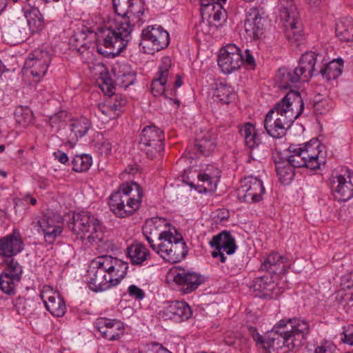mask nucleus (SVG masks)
I'll list each match as a JSON object with an SVG mask.
<instances>
[{
  "label": "nucleus",
  "mask_w": 353,
  "mask_h": 353,
  "mask_svg": "<svg viewBox=\"0 0 353 353\" xmlns=\"http://www.w3.org/2000/svg\"><path fill=\"white\" fill-rule=\"evenodd\" d=\"M142 230L151 248L164 261L175 263L187 255L186 243L181 234L165 219L153 217L148 219Z\"/></svg>",
  "instance_id": "nucleus-1"
},
{
  "label": "nucleus",
  "mask_w": 353,
  "mask_h": 353,
  "mask_svg": "<svg viewBox=\"0 0 353 353\" xmlns=\"http://www.w3.org/2000/svg\"><path fill=\"white\" fill-rule=\"evenodd\" d=\"M325 147L317 139L303 144L290 145L285 159L275 162L279 181L284 185L290 183L295 175V168L319 170L325 164Z\"/></svg>",
  "instance_id": "nucleus-2"
},
{
  "label": "nucleus",
  "mask_w": 353,
  "mask_h": 353,
  "mask_svg": "<svg viewBox=\"0 0 353 353\" xmlns=\"http://www.w3.org/2000/svg\"><path fill=\"white\" fill-rule=\"evenodd\" d=\"M132 26L125 18L110 19L97 33V49L107 57L118 55L131 39Z\"/></svg>",
  "instance_id": "nucleus-3"
},
{
  "label": "nucleus",
  "mask_w": 353,
  "mask_h": 353,
  "mask_svg": "<svg viewBox=\"0 0 353 353\" xmlns=\"http://www.w3.org/2000/svg\"><path fill=\"white\" fill-rule=\"evenodd\" d=\"M143 196L142 189L137 183H122L110 197V210L117 217H130L139 209Z\"/></svg>",
  "instance_id": "nucleus-4"
},
{
  "label": "nucleus",
  "mask_w": 353,
  "mask_h": 353,
  "mask_svg": "<svg viewBox=\"0 0 353 353\" xmlns=\"http://www.w3.org/2000/svg\"><path fill=\"white\" fill-rule=\"evenodd\" d=\"M285 323V320H280L265 339L256 328L250 327L248 330L256 345L264 349L265 353H286L296 347V344L290 336L283 333L282 329Z\"/></svg>",
  "instance_id": "nucleus-5"
},
{
  "label": "nucleus",
  "mask_w": 353,
  "mask_h": 353,
  "mask_svg": "<svg viewBox=\"0 0 353 353\" xmlns=\"http://www.w3.org/2000/svg\"><path fill=\"white\" fill-rule=\"evenodd\" d=\"M68 227L77 237L92 245H98L103 240L104 233L101 222L88 212L74 214Z\"/></svg>",
  "instance_id": "nucleus-6"
},
{
  "label": "nucleus",
  "mask_w": 353,
  "mask_h": 353,
  "mask_svg": "<svg viewBox=\"0 0 353 353\" xmlns=\"http://www.w3.org/2000/svg\"><path fill=\"white\" fill-rule=\"evenodd\" d=\"M167 279L173 282L183 294L192 292L205 281L201 274L179 265L169 270Z\"/></svg>",
  "instance_id": "nucleus-7"
},
{
  "label": "nucleus",
  "mask_w": 353,
  "mask_h": 353,
  "mask_svg": "<svg viewBox=\"0 0 353 353\" xmlns=\"http://www.w3.org/2000/svg\"><path fill=\"white\" fill-rule=\"evenodd\" d=\"M172 61L169 57L161 58L158 72L151 83V91L154 96H164L172 99L174 91L170 89V81L172 78Z\"/></svg>",
  "instance_id": "nucleus-8"
},
{
  "label": "nucleus",
  "mask_w": 353,
  "mask_h": 353,
  "mask_svg": "<svg viewBox=\"0 0 353 353\" xmlns=\"http://www.w3.org/2000/svg\"><path fill=\"white\" fill-rule=\"evenodd\" d=\"M333 196L339 201H347L353 196L351 172L347 168L334 170L330 178Z\"/></svg>",
  "instance_id": "nucleus-9"
},
{
  "label": "nucleus",
  "mask_w": 353,
  "mask_h": 353,
  "mask_svg": "<svg viewBox=\"0 0 353 353\" xmlns=\"http://www.w3.org/2000/svg\"><path fill=\"white\" fill-rule=\"evenodd\" d=\"M103 257L92 260L87 271V281L89 288L95 292L105 291L113 287L104 268Z\"/></svg>",
  "instance_id": "nucleus-10"
},
{
  "label": "nucleus",
  "mask_w": 353,
  "mask_h": 353,
  "mask_svg": "<svg viewBox=\"0 0 353 353\" xmlns=\"http://www.w3.org/2000/svg\"><path fill=\"white\" fill-rule=\"evenodd\" d=\"M163 134L159 128L155 125L146 126L141 133L140 148L152 159L157 154H161L163 150Z\"/></svg>",
  "instance_id": "nucleus-11"
},
{
  "label": "nucleus",
  "mask_w": 353,
  "mask_h": 353,
  "mask_svg": "<svg viewBox=\"0 0 353 353\" xmlns=\"http://www.w3.org/2000/svg\"><path fill=\"white\" fill-rule=\"evenodd\" d=\"M32 227L43 236L49 244L53 243L63 232V219L60 216H43L32 222Z\"/></svg>",
  "instance_id": "nucleus-12"
},
{
  "label": "nucleus",
  "mask_w": 353,
  "mask_h": 353,
  "mask_svg": "<svg viewBox=\"0 0 353 353\" xmlns=\"http://www.w3.org/2000/svg\"><path fill=\"white\" fill-rule=\"evenodd\" d=\"M238 190L239 199L245 203H253L262 200L265 192L261 179L253 176L245 177Z\"/></svg>",
  "instance_id": "nucleus-13"
},
{
  "label": "nucleus",
  "mask_w": 353,
  "mask_h": 353,
  "mask_svg": "<svg viewBox=\"0 0 353 353\" xmlns=\"http://www.w3.org/2000/svg\"><path fill=\"white\" fill-rule=\"evenodd\" d=\"M221 177V171L213 165H208L196 176V181L188 183L190 187L199 193L214 192Z\"/></svg>",
  "instance_id": "nucleus-14"
},
{
  "label": "nucleus",
  "mask_w": 353,
  "mask_h": 353,
  "mask_svg": "<svg viewBox=\"0 0 353 353\" xmlns=\"http://www.w3.org/2000/svg\"><path fill=\"white\" fill-rule=\"evenodd\" d=\"M50 61L51 55L48 51L36 49L26 58L24 68L39 81L46 75Z\"/></svg>",
  "instance_id": "nucleus-15"
},
{
  "label": "nucleus",
  "mask_w": 353,
  "mask_h": 353,
  "mask_svg": "<svg viewBox=\"0 0 353 353\" xmlns=\"http://www.w3.org/2000/svg\"><path fill=\"white\" fill-rule=\"evenodd\" d=\"M275 108L291 123L300 117L304 110L303 100L298 91L290 90Z\"/></svg>",
  "instance_id": "nucleus-16"
},
{
  "label": "nucleus",
  "mask_w": 353,
  "mask_h": 353,
  "mask_svg": "<svg viewBox=\"0 0 353 353\" xmlns=\"http://www.w3.org/2000/svg\"><path fill=\"white\" fill-rule=\"evenodd\" d=\"M243 54L234 44H228L220 50L218 65L224 74H231L243 64Z\"/></svg>",
  "instance_id": "nucleus-17"
},
{
  "label": "nucleus",
  "mask_w": 353,
  "mask_h": 353,
  "mask_svg": "<svg viewBox=\"0 0 353 353\" xmlns=\"http://www.w3.org/2000/svg\"><path fill=\"white\" fill-rule=\"evenodd\" d=\"M141 44L143 48H151L152 51H159L170 43L169 33L160 26H150L142 31Z\"/></svg>",
  "instance_id": "nucleus-18"
},
{
  "label": "nucleus",
  "mask_w": 353,
  "mask_h": 353,
  "mask_svg": "<svg viewBox=\"0 0 353 353\" xmlns=\"http://www.w3.org/2000/svg\"><path fill=\"white\" fill-rule=\"evenodd\" d=\"M292 124L275 107L268 112L263 121L267 133L277 139L283 137Z\"/></svg>",
  "instance_id": "nucleus-19"
},
{
  "label": "nucleus",
  "mask_w": 353,
  "mask_h": 353,
  "mask_svg": "<svg viewBox=\"0 0 353 353\" xmlns=\"http://www.w3.org/2000/svg\"><path fill=\"white\" fill-rule=\"evenodd\" d=\"M267 23V18L263 12L256 8H250L244 22V28L247 36L254 40L262 38Z\"/></svg>",
  "instance_id": "nucleus-20"
},
{
  "label": "nucleus",
  "mask_w": 353,
  "mask_h": 353,
  "mask_svg": "<svg viewBox=\"0 0 353 353\" xmlns=\"http://www.w3.org/2000/svg\"><path fill=\"white\" fill-rule=\"evenodd\" d=\"M22 267L12 259L8 261L3 272L0 274V289L8 295L14 294L15 288L20 281Z\"/></svg>",
  "instance_id": "nucleus-21"
},
{
  "label": "nucleus",
  "mask_w": 353,
  "mask_h": 353,
  "mask_svg": "<svg viewBox=\"0 0 353 353\" xmlns=\"http://www.w3.org/2000/svg\"><path fill=\"white\" fill-rule=\"evenodd\" d=\"M250 292L260 299H276L283 293V290L277 286L272 277L263 276L252 281Z\"/></svg>",
  "instance_id": "nucleus-22"
},
{
  "label": "nucleus",
  "mask_w": 353,
  "mask_h": 353,
  "mask_svg": "<svg viewBox=\"0 0 353 353\" xmlns=\"http://www.w3.org/2000/svg\"><path fill=\"white\" fill-rule=\"evenodd\" d=\"M40 296L45 305L46 310L53 316H63L66 312L65 303L59 292L50 285L43 286Z\"/></svg>",
  "instance_id": "nucleus-23"
},
{
  "label": "nucleus",
  "mask_w": 353,
  "mask_h": 353,
  "mask_svg": "<svg viewBox=\"0 0 353 353\" xmlns=\"http://www.w3.org/2000/svg\"><path fill=\"white\" fill-rule=\"evenodd\" d=\"M210 245L214 248V250L212 252V256L214 258L220 257V261L222 263H224L226 260L225 254H232L236 249L234 239L227 231H223L213 236L210 241Z\"/></svg>",
  "instance_id": "nucleus-24"
},
{
  "label": "nucleus",
  "mask_w": 353,
  "mask_h": 353,
  "mask_svg": "<svg viewBox=\"0 0 353 353\" xmlns=\"http://www.w3.org/2000/svg\"><path fill=\"white\" fill-rule=\"evenodd\" d=\"M95 327L102 337L108 341L119 340L125 333L123 322L116 319L99 317L95 322Z\"/></svg>",
  "instance_id": "nucleus-25"
},
{
  "label": "nucleus",
  "mask_w": 353,
  "mask_h": 353,
  "mask_svg": "<svg viewBox=\"0 0 353 353\" xmlns=\"http://www.w3.org/2000/svg\"><path fill=\"white\" fill-rule=\"evenodd\" d=\"M226 1L200 0L203 15H205L209 22L215 26H220L226 19L227 13L223 7Z\"/></svg>",
  "instance_id": "nucleus-26"
},
{
  "label": "nucleus",
  "mask_w": 353,
  "mask_h": 353,
  "mask_svg": "<svg viewBox=\"0 0 353 353\" xmlns=\"http://www.w3.org/2000/svg\"><path fill=\"white\" fill-rule=\"evenodd\" d=\"M107 274L114 286L117 285L125 278L128 269V263L111 256H101Z\"/></svg>",
  "instance_id": "nucleus-27"
},
{
  "label": "nucleus",
  "mask_w": 353,
  "mask_h": 353,
  "mask_svg": "<svg viewBox=\"0 0 353 353\" xmlns=\"http://www.w3.org/2000/svg\"><path fill=\"white\" fill-rule=\"evenodd\" d=\"M286 323L282 329L285 335L294 340L296 346L301 345L310 332L309 323L299 318L284 319Z\"/></svg>",
  "instance_id": "nucleus-28"
},
{
  "label": "nucleus",
  "mask_w": 353,
  "mask_h": 353,
  "mask_svg": "<svg viewBox=\"0 0 353 353\" xmlns=\"http://www.w3.org/2000/svg\"><path fill=\"white\" fill-rule=\"evenodd\" d=\"M24 248V243L21 235L18 231H13L12 233L3 237H0V256L11 258L18 254Z\"/></svg>",
  "instance_id": "nucleus-29"
},
{
  "label": "nucleus",
  "mask_w": 353,
  "mask_h": 353,
  "mask_svg": "<svg viewBox=\"0 0 353 353\" xmlns=\"http://www.w3.org/2000/svg\"><path fill=\"white\" fill-rule=\"evenodd\" d=\"M192 310L185 301L168 302L163 306L161 316L165 319H173L175 321H183L190 319Z\"/></svg>",
  "instance_id": "nucleus-30"
},
{
  "label": "nucleus",
  "mask_w": 353,
  "mask_h": 353,
  "mask_svg": "<svg viewBox=\"0 0 353 353\" xmlns=\"http://www.w3.org/2000/svg\"><path fill=\"white\" fill-rule=\"evenodd\" d=\"M126 104V99L119 96L109 99L104 103L97 107L98 113L103 115L104 119L112 120L119 117L123 111Z\"/></svg>",
  "instance_id": "nucleus-31"
},
{
  "label": "nucleus",
  "mask_w": 353,
  "mask_h": 353,
  "mask_svg": "<svg viewBox=\"0 0 353 353\" xmlns=\"http://www.w3.org/2000/svg\"><path fill=\"white\" fill-rule=\"evenodd\" d=\"M112 71L115 79V83L121 88H128L135 81V72L127 63H115L112 66Z\"/></svg>",
  "instance_id": "nucleus-32"
},
{
  "label": "nucleus",
  "mask_w": 353,
  "mask_h": 353,
  "mask_svg": "<svg viewBox=\"0 0 353 353\" xmlns=\"http://www.w3.org/2000/svg\"><path fill=\"white\" fill-rule=\"evenodd\" d=\"M239 133L244 139L245 145L251 150L258 148L262 143L263 133L251 122L240 125Z\"/></svg>",
  "instance_id": "nucleus-33"
},
{
  "label": "nucleus",
  "mask_w": 353,
  "mask_h": 353,
  "mask_svg": "<svg viewBox=\"0 0 353 353\" xmlns=\"http://www.w3.org/2000/svg\"><path fill=\"white\" fill-rule=\"evenodd\" d=\"M321 56L314 52H307L303 54L296 68L299 74L303 78V81H307L314 74L315 64Z\"/></svg>",
  "instance_id": "nucleus-34"
},
{
  "label": "nucleus",
  "mask_w": 353,
  "mask_h": 353,
  "mask_svg": "<svg viewBox=\"0 0 353 353\" xmlns=\"http://www.w3.org/2000/svg\"><path fill=\"white\" fill-rule=\"evenodd\" d=\"M290 267L288 259L276 252L270 254L262 263V268L270 273H285Z\"/></svg>",
  "instance_id": "nucleus-35"
},
{
  "label": "nucleus",
  "mask_w": 353,
  "mask_h": 353,
  "mask_svg": "<svg viewBox=\"0 0 353 353\" xmlns=\"http://www.w3.org/2000/svg\"><path fill=\"white\" fill-rule=\"evenodd\" d=\"M69 127L70 132L68 136V142L71 146H74L79 138L87 134L90 124L87 118L80 117L72 119Z\"/></svg>",
  "instance_id": "nucleus-36"
},
{
  "label": "nucleus",
  "mask_w": 353,
  "mask_h": 353,
  "mask_svg": "<svg viewBox=\"0 0 353 353\" xmlns=\"http://www.w3.org/2000/svg\"><path fill=\"white\" fill-rule=\"evenodd\" d=\"M212 94L215 101L226 104L230 103L235 97L234 88L222 80L214 83Z\"/></svg>",
  "instance_id": "nucleus-37"
},
{
  "label": "nucleus",
  "mask_w": 353,
  "mask_h": 353,
  "mask_svg": "<svg viewBox=\"0 0 353 353\" xmlns=\"http://www.w3.org/2000/svg\"><path fill=\"white\" fill-rule=\"evenodd\" d=\"M341 288L334 295V299L344 306H353V281H349L344 276L341 281Z\"/></svg>",
  "instance_id": "nucleus-38"
},
{
  "label": "nucleus",
  "mask_w": 353,
  "mask_h": 353,
  "mask_svg": "<svg viewBox=\"0 0 353 353\" xmlns=\"http://www.w3.org/2000/svg\"><path fill=\"white\" fill-rule=\"evenodd\" d=\"M24 14L29 29L32 33L38 32L43 28V17L37 8L30 6L24 8Z\"/></svg>",
  "instance_id": "nucleus-39"
},
{
  "label": "nucleus",
  "mask_w": 353,
  "mask_h": 353,
  "mask_svg": "<svg viewBox=\"0 0 353 353\" xmlns=\"http://www.w3.org/2000/svg\"><path fill=\"white\" fill-rule=\"evenodd\" d=\"M276 79L279 87L282 89L289 88L292 84L303 81V78L296 68L294 70L280 68L276 74Z\"/></svg>",
  "instance_id": "nucleus-40"
},
{
  "label": "nucleus",
  "mask_w": 353,
  "mask_h": 353,
  "mask_svg": "<svg viewBox=\"0 0 353 353\" xmlns=\"http://www.w3.org/2000/svg\"><path fill=\"white\" fill-rule=\"evenodd\" d=\"M129 6L128 14L123 16L121 18H125L132 29L134 26H140L143 23L144 6L141 0H132Z\"/></svg>",
  "instance_id": "nucleus-41"
},
{
  "label": "nucleus",
  "mask_w": 353,
  "mask_h": 353,
  "mask_svg": "<svg viewBox=\"0 0 353 353\" xmlns=\"http://www.w3.org/2000/svg\"><path fill=\"white\" fill-rule=\"evenodd\" d=\"M127 254L134 265H143L149 256V251L142 243H135L128 248Z\"/></svg>",
  "instance_id": "nucleus-42"
},
{
  "label": "nucleus",
  "mask_w": 353,
  "mask_h": 353,
  "mask_svg": "<svg viewBox=\"0 0 353 353\" xmlns=\"http://www.w3.org/2000/svg\"><path fill=\"white\" fill-rule=\"evenodd\" d=\"M279 18L284 28L298 23L299 13L294 2L287 3L286 6H283L281 8Z\"/></svg>",
  "instance_id": "nucleus-43"
},
{
  "label": "nucleus",
  "mask_w": 353,
  "mask_h": 353,
  "mask_svg": "<svg viewBox=\"0 0 353 353\" xmlns=\"http://www.w3.org/2000/svg\"><path fill=\"white\" fill-rule=\"evenodd\" d=\"M216 138L210 132L199 137L195 141V146L205 156H209L216 148Z\"/></svg>",
  "instance_id": "nucleus-44"
},
{
  "label": "nucleus",
  "mask_w": 353,
  "mask_h": 353,
  "mask_svg": "<svg viewBox=\"0 0 353 353\" xmlns=\"http://www.w3.org/2000/svg\"><path fill=\"white\" fill-rule=\"evenodd\" d=\"M343 60L337 58L330 61L320 70L322 77L327 81L337 79L342 73Z\"/></svg>",
  "instance_id": "nucleus-45"
},
{
  "label": "nucleus",
  "mask_w": 353,
  "mask_h": 353,
  "mask_svg": "<svg viewBox=\"0 0 353 353\" xmlns=\"http://www.w3.org/2000/svg\"><path fill=\"white\" fill-rule=\"evenodd\" d=\"M37 303L31 299L18 298L15 301V307L18 314L30 318L34 314Z\"/></svg>",
  "instance_id": "nucleus-46"
},
{
  "label": "nucleus",
  "mask_w": 353,
  "mask_h": 353,
  "mask_svg": "<svg viewBox=\"0 0 353 353\" xmlns=\"http://www.w3.org/2000/svg\"><path fill=\"white\" fill-rule=\"evenodd\" d=\"M337 37L344 41H353V23L349 21H340L336 24Z\"/></svg>",
  "instance_id": "nucleus-47"
},
{
  "label": "nucleus",
  "mask_w": 353,
  "mask_h": 353,
  "mask_svg": "<svg viewBox=\"0 0 353 353\" xmlns=\"http://www.w3.org/2000/svg\"><path fill=\"white\" fill-rule=\"evenodd\" d=\"M14 119L16 122L22 126H27L32 123L33 114L28 107L18 106L15 108Z\"/></svg>",
  "instance_id": "nucleus-48"
},
{
  "label": "nucleus",
  "mask_w": 353,
  "mask_h": 353,
  "mask_svg": "<svg viewBox=\"0 0 353 353\" xmlns=\"http://www.w3.org/2000/svg\"><path fill=\"white\" fill-rule=\"evenodd\" d=\"M72 169L77 172L87 171L92 164V157L89 154L76 155L72 161Z\"/></svg>",
  "instance_id": "nucleus-49"
},
{
  "label": "nucleus",
  "mask_w": 353,
  "mask_h": 353,
  "mask_svg": "<svg viewBox=\"0 0 353 353\" xmlns=\"http://www.w3.org/2000/svg\"><path fill=\"white\" fill-rule=\"evenodd\" d=\"M297 24L294 23V26H290L285 28V36L292 43H295L302 39V30Z\"/></svg>",
  "instance_id": "nucleus-50"
},
{
  "label": "nucleus",
  "mask_w": 353,
  "mask_h": 353,
  "mask_svg": "<svg viewBox=\"0 0 353 353\" xmlns=\"http://www.w3.org/2000/svg\"><path fill=\"white\" fill-rule=\"evenodd\" d=\"M131 1L132 0H112L114 12L117 14L118 17L128 14Z\"/></svg>",
  "instance_id": "nucleus-51"
},
{
  "label": "nucleus",
  "mask_w": 353,
  "mask_h": 353,
  "mask_svg": "<svg viewBox=\"0 0 353 353\" xmlns=\"http://www.w3.org/2000/svg\"><path fill=\"white\" fill-rule=\"evenodd\" d=\"M85 35L82 32L75 33L70 39V45L73 50L81 52L85 46Z\"/></svg>",
  "instance_id": "nucleus-52"
},
{
  "label": "nucleus",
  "mask_w": 353,
  "mask_h": 353,
  "mask_svg": "<svg viewBox=\"0 0 353 353\" xmlns=\"http://www.w3.org/2000/svg\"><path fill=\"white\" fill-rule=\"evenodd\" d=\"M336 347L330 341L321 342L315 348L314 353H334Z\"/></svg>",
  "instance_id": "nucleus-53"
},
{
  "label": "nucleus",
  "mask_w": 353,
  "mask_h": 353,
  "mask_svg": "<svg viewBox=\"0 0 353 353\" xmlns=\"http://www.w3.org/2000/svg\"><path fill=\"white\" fill-rule=\"evenodd\" d=\"M341 340L343 343L353 345V325H347L343 327Z\"/></svg>",
  "instance_id": "nucleus-54"
},
{
  "label": "nucleus",
  "mask_w": 353,
  "mask_h": 353,
  "mask_svg": "<svg viewBox=\"0 0 353 353\" xmlns=\"http://www.w3.org/2000/svg\"><path fill=\"white\" fill-rule=\"evenodd\" d=\"M66 116L65 112H61L54 115H52L49 118V122L52 128H59L61 124L64 122V119Z\"/></svg>",
  "instance_id": "nucleus-55"
},
{
  "label": "nucleus",
  "mask_w": 353,
  "mask_h": 353,
  "mask_svg": "<svg viewBox=\"0 0 353 353\" xmlns=\"http://www.w3.org/2000/svg\"><path fill=\"white\" fill-rule=\"evenodd\" d=\"M128 293L131 297L139 300L145 297L144 291L136 285H130L128 288Z\"/></svg>",
  "instance_id": "nucleus-56"
},
{
  "label": "nucleus",
  "mask_w": 353,
  "mask_h": 353,
  "mask_svg": "<svg viewBox=\"0 0 353 353\" xmlns=\"http://www.w3.org/2000/svg\"><path fill=\"white\" fill-rule=\"evenodd\" d=\"M229 217V212L225 210L224 209L217 210L214 213L213 219L216 222L223 223V221L228 220Z\"/></svg>",
  "instance_id": "nucleus-57"
},
{
  "label": "nucleus",
  "mask_w": 353,
  "mask_h": 353,
  "mask_svg": "<svg viewBox=\"0 0 353 353\" xmlns=\"http://www.w3.org/2000/svg\"><path fill=\"white\" fill-rule=\"evenodd\" d=\"M239 340L236 334L233 332L226 333L224 337V341L228 345H236Z\"/></svg>",
  "instance_id": "nucleus-58"
},
{
  "label": "nucleus",
  "mask_w": 353,
  "mask_h": 353,
  "mask_svg": "<svg viewBox=\"0 0 353 353\" xmlns=\"http://www.w3.org/2000/svg\"><path fill=\"white\" fill-rule=\"evenodd\" d=\"M243 63H245L248 65L252 67V68L255 65L254 58L249 50H245V54L243 55Z\"/></svg>",
  "instance_id": "nucleus-59"
},
{
  "label": "nucleus",
  "mask_w": 353,
  "mask_h": 353,
  "mask_svg": "<svg viewBox=\"0 0 353 353\" xmlns=\"http://www.w3.org/2000/svg\"><path fill=\"white\" fill-rule=\"evenodd\" d=\"M112 148V143L107 139H105L101 142L99 148L101 152L104 153L105 155H108L111 153Z\"/></svg>",
  "instance_id": "nucleus-60"
},
{
  "label": "nucleus",
  "mask_w": 353,
  "mask_h": 353,
  "mask_svg": "<svg viewBox=\"0 0 353 353\" xmlns=\"http://www.w3.org/2000/svg\"><path fill=\"white\" fill-rule=\"evenodd\" d=\"M54 158L58 160L61 163L65 164L68 161V157L66 153L58 150L53 153Z\"/></svg>",
  "instance_id": "nucleus-61"
},
{
  "label": "nucleus",
  "mask_w": 353,
  "mask_h": 353,
  "mask_svg": "<svg viewBox=\"0 0 353 353\" xmlns=\"http://www.w3.org/2000/svg\"><path fill=\"white\" fill-rule=\"evenodd\" d=\"M161 345L154 344L141 350L140 353H159Z\"/></svg>",
  "instance_id": "nucleus-62"
},
{
  "label": "nucleus",
  "mask_w": 353,
  "mask_h": 353,
  "mask_svg": "<svg viewBox=\"0 0 353 353\" xmlns=\"http://www.w3.org/2000/svg\"><path fill=\"white\" fill-rule=\"evenodd\" d=\"M22 199L26 203L29 202L32 205L37 204V199L32 197L30 193L25 194Z\"/></svg>",
  "instance_id": "nucleus-63"
},
{
  "label": "nucleus",
  "mask_w": 353,
  "mask_h": 353,
  "mask_svg": "<svg viewBox=\"0 0 353 353\" xmlns=\"http://www.w3.org/2000/svg\"><path fill=\"white\" fill-rule=\"evenodd\" d=\"M9 0H0V13L2 12L8 6Z\"/></svg>",
  "instance_id": "nucleus-64"
}]
</instances>
